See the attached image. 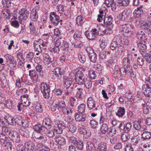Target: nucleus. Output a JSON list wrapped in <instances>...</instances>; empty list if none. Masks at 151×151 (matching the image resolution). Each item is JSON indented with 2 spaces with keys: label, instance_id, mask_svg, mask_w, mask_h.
Instances as JSON below:
<instances>
[{
  "label": "nucleus",
  "instance_id": "12",
  "mask_svg": "<svg viewBox=\"0 0 151 151\" xmlns=\"http://www.w3.org/2000/svg\"><path fill=\"white\" fill-rule=\"evenodd\" d=\"M54 139L55 142L59 146H63L66 144V141L65 138L61 135H58L56 136Z\"/></svg>",
  "mask_w": 151,
  "mask_h": 151
},
{
  "label": "nucleus",
  "instance_id": "2",
  "mask_svg": "<svg viewBox=\"0 0 151 151\" xmlns=\"http://www.w3.org/2000/svg\"><path fill=\"white\" fill-rule=\"evenodd\" d=\"M132 70H131L129 68L125 69V67H121L118 65L115 66L114 68V74L116 77L119 76L122 77V78L127 77L129 75H131L132 73Z\"/></svg>",
  "mask_w": 151,
  "mask_h": 151
},
{
  "label": "nucleus",
  "instance_id": "23",
  "mask_svg": "<svg viewBox=\"0 0 151 151\" xmlns=\"http://www.w3.org/2000/svg\"><path fill=\"white\" fill-rule=\"evenodd\" d=\"M137 38L141 40V41L145 40L147 39L144 32L141 30H139L137 31Z\"/></svg>",
  "mask_w": 151,
  "mask_h": 151
},
{
  "label": "nucleus",
  "instance_id": "29",
  "mask_svg": "<svg viewBox=\"0 0 151 151\" xmlns=\"http://www.w3.org/2000/svg\"><path fill=\"white\" fill-rule=\"evenodd\" d=\"M133 27H132L131 29H129L128 30L123 32V34L125 37H129L133 35L134 32Z\"/></svg>",
  "mask_w": 151,
  "mask_h": 151
},
{
  "label": "nucleus",
  "instance_id": "58",
  "mask_svg": "<svg viewBox=\"0 0 151 151\" xmlns=\"http://www.w3.org/2000/svg\"><path fill=\"white\" fill-rule=\"evenodd\" d=\"M78 58L80 62L82 63H84L86 62V58L85 55L82 53H80L78 55Z\"/></svg>",
  "mask_w": 151,
  "mask_h": 151
},
{
  "label": "nucleus",
  "instance_id": "32",
  "mask_svg": "<svg viewBox=\"0 0 151 151\" xmlns=\"http://www.w3.org/2000/svg\"><path fill=\"white\" fill-rule=\"evenodd\" d=\"M118 17L121 20L125 21L128 17L127 12L124 11L119 15Z\"/></svg>",
  "mask_w": 151,
  "mask_h": 151
},
{
  "label": "nucleus",
  "instance_id": "9",
  "mask_svg": "<svg viewBox=\"0 0 151 151\" xmlns=\"http://www.w3.org/2000/svg\"><path fill=\"white\" fill-rule=\"evenodd\" d=\"M133 127L136 130L140 131H143L146 129V126L142 123L140 119H137V122L134 124Z\"/></svg>",
  "mask_w": 151,
  "mask_h": 151
},
{
  "label": "nucleus",
  "instance_id": "21",
  "mask_svg": "<svg viewBox=\"0 0 151 151\" xmlns=\"http://www.w3.org/2000/svg\"><path fill=\"white\" fill-rule=\"evenodd\" d=\"M31 20L35 22L37 20L38 18V13L35 9H34L31 12L30 16Z\"/></svg>",
  "mask_w": 151,
  "mask_h": 151
},
{
  "label": "nucleus",
  "instance_id": "10",
  "mask_svg": "<svg viewBox=\"0 0 151 151\" xmlns=\"http://www.w3.org/2000/svg\"><path fill=\"white\" fill-rule=\"evenodd\" d=\"M114 18L111 15L107 16L104 19V21L105 24L107 26L110 27L108 28L110 30H112L114 26L113 24L114 22Z\"/></svg>",
  "mask_w": 151,
  "mask_h": 151
},
{
  "label": "nucleus",
  "instance_id": "15",
  "mask_svg": "<svg viewBox=\"0 0 151 151\" xmlns=\"http://www.w3.org/2000/svg\"><path fill=\"white\" fill-rule=\"evenodd\" d=\"M46 126H44L42 124H37L35 125L33 127V129L34 130L38 133H40L45 132L46 130Z\"/></svg>",
  "mask_w": 151,
  "mask_h": 151
},
{
  "label": "nucleus",
  "instance_id": "18",
  "mask_svg": "<svg viewBox=\"0 0 151 151\" xmlns=\"http://www.w3.org/2000/svg\"><path fill=\"white\" fill-rule=\"evenodd\" d=\"M42 124L44 126H46L45 128L47 129L51 128L52 122L50 118L47 117L43 119Z\"/></svg>",
  "mask_w": 151,
  "mask_h": 151
},
{
  "label": "nucleus",
  "instance_id": "34",
  "mask_svg": "<svg viewBox=\"0 0 151 151\" xmlns=\"http://www.w3.org/2000/svg\"><path fill=\"white\" fill-rule=\"evenodd\" d=\"M62 112L64 114L68 115L71 114L73 111L72 109L68 107L67 106H66L61 110Z\"/></svg>",
  "mask_w": 151,
  "mask_h": 151
},
{
  "label": "nucleus",
  "instance_id": "27",
  "mask_svg": "<svg viewBox=\"0 0 151 151\" xmlns=\"http://www.w3.org/2000/svg\"><path fill=\"white\" fill-rule=\"evenodd\" d=\"M83 89L81 88H78L76 89L75 97L77 99H82L83 97V94L82 93Z\"/></svg>",
  "mask_w": 151,
  "mask_h": 151
},
{
  "label": "nucleus",
  "instance_id": "39",
  "mask_svg": "<svg viewBox=\"0 0 151 151\" xmlns=\"http://www.w3.org/2000/svg\"><path fill=\"white\" fill-rule=\"evenodd\" d=\"M121 137L123 142H126L130 138V136L127 132L122 133Z\"/></svg>",
  "mask_w": 151,
  "mask_h": 151
},
{
  "label": "nucleus",
  "instance_id": "40",
  "mask_svg": "<svg viewBox=\"0 0 151 151\" xmlns=\"http://www.w3.org/2000/svg\"><path fill=\"white\" fill-rule=\"evenodd\" d=\"M74 145L76 146L77 149L79 150H81L83 149V142L81 140L78 139L77 141Z\"/></svg>",
  "mask_w": 151,
  "mask_h": 151
},
{
  "label": "nucleus",
  "instance_id": "8",
  "mask_svg": "<svg viewBox=\"0 0 151 151\" xmlns=\"http://www.w3.org/2000/svg\"><path fill=\"white\" fill-rule=\"evenodd\" d=\"M63 40L61 38L60 39H57L55 42V46L53 47H51L50 50L52 52L58 53L60 51V46H61L63 44Z\"/></svg>",
  "mask_w": 151,
  "mask_h": 151
},
{
  "label": "nucleus",
  "instance_id": "46",
  "mask_svg": "<svg viewBox=\"0 0 151 151\" xmlns=\"http://www.w3.org/2000/svg\"><path fill=\"white\" fill-rule=\"evenodd\" d=\"M108 126L106 124H103L101 128V133L104 134H105L108 130Z\"/></svg>",
  "mask_w": 151,
  "mask_h": 151
},
{
  "label": "nucleus",
  "instance_id": "47",
  "mask_svg": "<svg viewBox=\"0 0 151 151\" xmlns=\"http://www.w3.org/2000/svg\"><path fill=\"white\" fill-rule=\"evenodd\" d=\"M29 29L30 30V32L31 34H34L36 32V28L34 24L30 22L29 26Z\"/></svg>",
  "mask_w": 151,
  "mask_h": 151
},
{
  "label": "nucleus",
  "instance_id": "56",
  "mask_svg": "<svg viewBox=\"0 0 151 151\" xmlns=\"http://www.w3.org/2000/svg\"><path fill=\"white\" fill-rule=\"evenodd\" d=\"M52 59L49 56L45 58L44 60V63L46 65H48L52 62Z\"/></svg>",
  "mask_w": 151,
  "mask_h": 151
},
{
  "label": "nucleus",
  "instance_id": "25",
  "mask_svg": "<svg viewBox=\"0 0 151 151\" xmlns=\"http://www.w3.org/2000/svg\"><path fill=\"white\" fill-rule=\"evenodd\" d=\"M86 147L87 151H94L96 150L94 144L92 142H87Z\"/></svg>",
  "mask_w": 151,
  "mask_h": 151
},
{
  "label": "nucleus",
  "instance_id": "14",
  "mask_svg": "<svg viewBox=\"0 0 151 151\" xmlns=\"http://www.w3.org/2000/svg\"><path fill=\"white\" fill-rule=\"evenodd\" d=\"M145 8L142 5H141L134 10L133 14H136L137 17H139L142 16L145 14Z\"/></svg>",
  "mask_w": 151,
  "mask_h": 151
},
{
  "label": "nucleus",
  "instance_id": "3",
  "mask_svg": "<svg viewBox=\"0 0 151 151\" xmlns=\"http://www.w3.org/2000/svg\"><path fill=\"white\" fill-rule=\"evenodd\" d=\"M65 125L63 122H60L57 125V127L53 130H47L46 132L47 136L50 138H52L55 136V133L57 134H62Z\"/></svg>",
  "mask_w": 151,
  "mask_h": 151
},
{
  "label": "nucleus",
  "instance_id": "42",
  "mask_svg": "<svg viewBox=\"0 0 151 151\" xmlns=\"http://www.w3.org/2000/svg\"><path fill=\"white\" fill-rule=\"evenodd\" d=\"M29 75L31 78L36 79L38 77V74L35 70H29Z\"/></svg>",
  "mask_w": 151,
  "mask_h": 151
},
{
  "label": "nucleus",
  "instance_id": "55",
  "mask_svg": "<svg viewBox=\"0 0 151 151\" xmlns=\"http://www.w3.org/2000/svg\"><path fill=\"white\" fill-rule=\"evenodd\" d=\"M36 71L40 74V75H42L43 73V67L42 65L40 64H38L36 66Z\"/></svg>",
  "mask_w": 151,
  "mask_h": 151
},
{
  "label": "nucleus",
  "instance_id": "20",
  "mask_svg": "<svg viewBox=\"0 0 151 151\" xmlns=\"http://www.w3.org/2000/svg\"><path fill=\"white\" fill-rule=\"evenodd\" d=\"M75 118L77 122L81 123L84 122L86 120V118L85 115L78 114H75Z\"/></svg>",
  "mask_w": 151,
  "mask_h": 151
},
{
  "label": "nucleus",
  "instance_id": "7",
  "mask_svg": "<svg viewBox=\"0 0 151 151\" xmlns=\"http://www.w3.org/2000/svg\"><path fill=\"white\" fill-rule=\"evenodd\" d=\"M87 105L89 110L93 109L96 111L97 110V106H96V102L94 99L90 96L88 98L87 101Z\"/></svg>",
  "mask_w": 151,
  "mask_h": 151
},
{
  "label": "nucleus",
  "instance_id": "1",
  "mask_svg": "<svg viewBox=\"0 0 151 151\" xmlns=\"http://www.w3.org/2000/svg\"><path fill=\"white\" fill-rule=\"evenodd\" d=\"M86 68L82 67L77 68L75 69L74 72L76 73L74 78L76 83L79 85H83L85 82L88 77L83 73L85 71Z\"/></svg>",
  "mask_w": 151,
  "mask_h": 151
},
{
  "label": "nucleus",
  "instance_id": "62",
  "mask_svg": "<svg viewBox=\"0 0 151 151\" xmlns=\"http://www.w3.org/2000/svg\"><path fill=\"white\" fill-rule=\"evenodd\" d=\"M114 42L118 43L119 45H121L122 39L121 36L118 35H116L114 37Z\"/></svg>",
  "mask_w": 151,
  "mask_h": 151
},
{
  "label": "nucleus",
  "instance_id": "54",
  "mask_svg": "<svg viewBox=\"0 0 151 151\" xmlns=\"http://www.w3.org/2000/svg\"><path fill=\"white\" fill-rule=\"evenodd\" d=\"M63 52L65 55H69L72 53V49L70 47L63 49Z\"/></svg>",
  "mask_w": 151,
  "mask_h": 151
},
{
  "label": "nucleus",
  "instance_id": "11",
  "mask_svg": "<svg viewBox=\"0 0 151 151\" xmlns=\"http://www.w3.org/2000/svg\"><path fill=\"white\" fill-rule=\"evenodd\" d=\"M143 93L147 97H151V86L148 84L143 85L142 86Z\"/></svg>",
  "mask_w": 151,
  "mask_h": 151
},
{
  "label": "nucleus",
  "instance_id": "6",
  "mask_svg": "<svg viewBox=\"0 0 151 151\" xmlns=\"http://www.w3.org/2000/svg\"><path fill=\"white\" fill-rule=\"evenodd\" d=\"M60 18V17L55 12H51L50 14V21L51 23L54 26H57L60 22H62Z\"/></svg>",
  "mask_w": 151,
  "mask_h": 151
},
{
  "label": "nucleus",
  "instance_id": "35",
  "mask_svg": "<svg viewBox=\"0 0 151 151\" xmlns=\"http://www.w3.org/2000/svg\"><path fill=\"white\" fill-rule=\"evenodd\" d=\"M1 14V17L5 19H9L11 17L10 11L7 9L2 11Z\"/></svg>",
  "mask_w": 151,
  "mask_h": 151
},
{
  "label": "nucleus",
  "instance_id": "28",
  "mask_svg": "<svg viewBox=\"0 0 151 151\" xmlns=\"http://www.w3.org/2000/svg\"><path fill=\"white\" fill-rule=\"evenodd\" d=\"M132 27V25L129 24H124L120 25L119 27V29L121 31L123 32L128 30V29H131Z\"/></svg>",
  "mask_w": 151,
  "mask_h": 151
},
{
  "label": "nucleus",
  "instance_id": "26",
  "mask_svg": "<svg viewBox=\"0 0 151 151\" xmlns=\"http://www.w3.org/2000/svg\"><path fill=\"white\" fill-rule=\"evenodd\" d=\"M117 6H127L129 3V0H116Z\"/></svg>",
  "mask_w": 151,
  "mask_h": 151
},
{
  "label": "nucleus",
  "instance_id": "30",
  "mask_svg": "<svg viewBox=\"0 0 151 151\" xmlns=\"http://www.w3.org/2000/svg\"><path fill=\"white\" fill-rule=\"evenodd\" d=\"M125 114V109L124 108L120 107L116 113V115L119 117H122Z\"/></svg>",
  "mask_w": 151,
  "mask_h": 151
},
{
  "label": "nucleus",
  "instance_id": "4",
  "mask_svg": "<svg viewBox=\"0 0 151 151\" xmlns=\"http://www.w3.org/2000/svg\"><path fill=\"white\" fill-rule=\"evenodd\" d=\"M40 89L44 98L48 99L50 97V86L45 83H42L40 86Z\"/></svg>",
  "mask_w": 151,
  "mask_h": 151
},
{
  "label": "nucleus",
  "instance_id": "37",
  "mask_svg": "<svg viewBox=\"0 0 151 151\" xmlns=\"http://www.w3.org/2000/svg\"><path fill=\"white\" fill-rule=\"evenodd\" d=\"M125 52L124 47L121 45L117 48V50L115 53V55L117 56L119 55H122Z\"/></svg>",
  "mask_w": 151,
  "mask_h": 151
},
{
  "label": "nucleus",
  "instance_id": "17",
  "mask_svg": "<svg viewBox=\"0 0 151 151\" xmlns=\"http://www.w3.org/2000/svg\"><path fill=\"white\" fill-rule=\"evenodd\" d=\"M137 43L139 51L147 49V43L145 40L138 41Z\"/></svg>",
  "mask_w": 151,
  "mask_h": 151
},
{
  "label": "nucleus",
  "instance_id": "19",
  "mask_svg": "<svg viewBox=\"0 0 151 151\" xmlns=\"http://www.w3.org/2000/svg\"><path fill=\"white\" fill-rule=\"evenodd\" d=\"M4 57L7 60V62H9V63L12 64L13 66H16L17 63L16 61L14 60V59L12 56L9 54H6L4 55Z\"/></svg>",
  "mask_w": 151,
  "mask_h": 151
},
{
  "label": "nucleus",
  "instance_id": "63",
  "mask_svg": "<svg viewBox=\"0 0 151 151\" xmlns=\"http://www.w3.org/2000/svg\"><path fill=\"white\" fill-rule=\"evenodd\" d=\"M20 98L22 103L23 102L24 103L26 104L28 101V95L27 94H24L21 96Z\"/></svg>",
  "mask_w": 151,
  "mask_h": 151
},
{
  "label": "nucleus",
  "instance_id": "60",
  "mask_svg": "<svg viewBox=\"0 0 151 151\" xmlns=\"http://www.w3.org/2000/svg\"><path fill=\"white\" fill-rule=\"evenodd\" d=\"M83 18L82 16H78L76 18V22L77 24L80 26L82 25L83 22Z\"/></svg>",
  "mask_w": 151,
  "mask_h": 151
},
{
  "label": "nucleus",
  "instance_id": "59",
  "mask_svg": "<svg viewBox=\"0 0 151 151\" xmlns=\"http://www.w3.org/2000/svg\"><path fill=\"white\" fill-rule=\"evenodd\" d=\"M96 73V71L93 70H90L89 72V75L90 76V78L91 79H95L97 76Z\"/></svg>",
  "mask_w": 151,
  "mask_h": 151
},
{
  "label": "nucleus",
  "instance_id": "13",
  "mask_svg": "<svg viewBox=\"0 0 151 151\" xmlns=\"http://www.w3.org/2000/svg\"><path fill=\"white\" fill-rule=\"evenodd\" d=\"M132 55L130 54L128 55L127 57H124L123 58L122 63L124 66H126L125 69H127L129 68L131 70H132L131 67L129 65L130 63V61L132 60Z\"/></svg>",
  "mask_w": 151,
  "mask_h": 151
},
{
  "label": "nucleus",
  "instance_id": "22",
  "mask_svg": "<svg viewBox=\"0 0 151 151\" xmlns=\"http://www.w3.org/2000/svg\"><path fill=\"white\" fill-rule=\"evenodd\" d=\"M97 151H106L107 150V145L104 142H101L97 145Z\"/></svg>",
  "mask_w": 151,
  "mask_h": 151
},
{
  "label": "nucleus",
  "instance_id": "44",
  "mask_svg": "<svg viewBox=\"0 0 151 151\" xmlns=\"http://www.w3.org/2000/svg\"><path fill=\"white\" fill-rule=\"evenodd\" d=\"M63 91V89L60 87L55 88L53 91V93L57 96L61 95Z\"/></svg>",
  "mask_w": 151,
  "mask_h": 151
},
{
  "label": "nucleus",
  "instance_id": "16",
  "mask_svg": "<svg viewBox=\"0 0 151 151\" xmlns=\"http://www.w3.org/2000/svg\"><path fill=\"white\" fill-rule=\"evenodd\" d=\"M63 84L64 87L72 86L73 81L72 78H68L66 76L63 77Z\"/></svg>",
  "mask_w": 151,
  "mask_h": 151
},
{
  "label": "nucleus",
  "instance_id": "52",
  "mask_svg": "<svg viewBox=\"0 0 151 151\" xmlns=\"http://www.w3.org/2000/svg\"><path fill=\"white\" fill-rule=\"evenodd\" d=\"M2 4L3 7L6 8H9L11 6V2L8 0H2Z\"/></svg>",
  "mask_w": 151,
  "mask_h": 151
},
{
  "label": "nucleus",
  "instance_id": "31",
  "mask_svg": "<svg viewBox=\"0 0 151 151\" xmlns=\"http://www.w3.org/2000/svg\"><path fill=\"white\" fill-rule=\"evenodd\" d=\"M24 121H23L22 118L20 116H17L16 117V124L17 125L22 126L23 127H27L24 124Z\"/></svg>",
  "mask_w": 151,
  "mask_h": 151
},
{
  "label": "nucleus",
  "instance_id": "50",
  "mask_svg": "<svg viewBox=\"0 0 151 151\" xmlns=\"http://www.w3.org/2000/svg\"><path fill=\"white\" fill-rule=\"evenodd\" d=\"M86 105L84 104H81L78 107V111L80 114H82L85 112Z\"/></svg>",
  "mask_w": 151,
  "mask_h": 151
},
{
  "label": "nucleus",
  "instance_id": "38",
  "mask_svg": "<svg viewBox=\"0 0 151 151\" xmlns=\"http://www.w3.org/2000/svg\"><path fill=\"white\" fill-rule=\"evenodd\" d=\"M116 130L113 127H109L107 131V134L110 136H112L114 135L116 132Z\"/></svg>",
  "mask_w": 151,
  "mask_h": 151
},
{
  "label": "nucleus",
  "instance_id": "41",
  "mask_svg": "<svg viewBox=\"0 0 151 151\" xmlns=\"http://www.w3.org/2000/svg\"><path fill=\"white\" fill-rule=\"evenodd\" d=\"M85 85V86L87 89L90 88L92 86V82L90 80L89 77H87L86 80L84 83Z\"/></svg>",
  "mask_w": 151,
  "mask_h": 151
},
{
  "label": "nucleus",
  "instance_id": "57",
  "mask_svg": "<svg viewBox=\"0 0 151 151\" xmlns=\"http://www.w3.org/2000/svg\"><path fill=\"white\" fill-rule=\"evenodd\" d=\"M139 51L141 55L144 58H146V57H149V51L147 50H140Z\"/></svg>",
  "mask_w": 151,
  "mask_h": 151
},
{
  "label": "nucleus",
  "instance_id": "49",
  "mask_svg": "<svg viewBox=\"0 0 151 151\" xmlns=\"http://www.w3.org/2000/svg\"><path fill=\"white\" fill-rule=\"evenodd\" d=\"M85 34L87 38L89 40H94L95 39L91 32L86 31L85 32Z\"/></svg>",
  "mask_w": 151,
  "mask_h": 151
},
{
  "label": "nucleus",
  "instance_id": "43",
  "mask_svg": "<svg viewBox=\"0 0 151 151\" xmlns=\"http://www.w3.org/2000/svg\"><path fill=\"white\" fill-rule=\"evenodd\" d=\"M81 32L80 31H77L75 32L73 36V37L75 40L77 41H80L81 38H82V37H81Z\"/></svg>",
  "mask_w": 151,
  "mask_h": 151
},
{
  "label": "nucleus",
  "instance_id": "36",
  "mask_svg": "<svg viewBox=\"0 0 151 151\" xmlns=\"http://www.w3.org/2000/svg\"><path fill=\"white\" fill-rule=\"evenodd\" d=\"M151 137V132L148 131H145L142 134V137L144 140L149 139Z\"/></svg>",
  "mask_w": 151,
  "mask_h": 151
},
{
  "label": "nucleus",
  "instance_id": "53",
  "mask_svg": "<svg viewBox=\"0 0 151 151\" xmlns=\"http://www.w3.org/2000/svg\"><path fill=\"white\" fill-rule=\"evenodd\" d=\"M35 110L36 111L40 112L42 113L43 111V108L41 105L39 103H38L35 105L34 107Z\"/></svg>",
  "mask_w": 151,
  "mask_h": 151
},
{
  "label": "nucleus",
  "instance_id": "64",
  "mask_svg": "<svg viewBox=\"0 0 151 151\" xmlns=\"http://www.w3.org/2000/svg\"><path fill=\"white\" fill-rule=\"evenodd\" d=\"M98 124V122L94 120H90V125L91 128L95 129L97 127Z\"/></svg>",
  "mask_w": 151,
  "mask_h": 151
},
{
  "label": "nucleus",
  "instance_id": "48",
  "mask_svg": "<svg viewBox=\"0 0 151 151\" xmlns=\"http://www.w3.org/2000/svg\"><path fill=\"white\" fill-rule=\"evenodd\" d=\"M56 105L58 106V109H60L61 110L66 105L65 101H61L58 102L56 104Z\"/></svg>",
  "mask_w": 151,
  "mask_h": 151
},
{
  "label": "nucleus",
  "instance_id": "51",
  "mask_svg": "<svg viewBox=\"0 0 151 151\" xmlns=\"http://www.w3.org/2000/svg\"><path fill=\"white\" fill-rule=\"evenodd\" d=\"M19 132L21 135L26 137H28L29 136V132L28 130L24 129V130L20 129Z\"/></svg>",
  "mask_w": 151,
  "mask_h": 151
},
{
  "label": "nucleus",
  "instance_id": "61",
  "mask_svg": "<svg viewBox=\"0 0 151 151\" xmlns=\"http://www.w3.org/2000/svg\"><path fill=\"white\" fill-rule=\"evenodd\" d=\"M97 55L96 53L93 54L89 56V58L91 61L93 63H96L97 60Z\"/></svg>",
  "mask_w": 151,
  "mask_h": 151
},
{
  "label": "nucleus",
  "instance_id": "5",
  "mask_svg": "<svg viewBox=\"0 0 151 151\" xmlns=\"http://www.w3.org/2000/svg\"><path fill=\"white\" fill-rule=\"evenodd\" d=\"M30 6H26L24 8H23L19 11V14L20 17H22V19L25 20L27 19L30 13L31 9Z\"/></svg>",
  "mask_w": 151,
  "mask_h": 151
},
{
  "label": "nucleus",
  "instance_id": "45",
  "mask_svg": "<svg viewBox=\"0 0 151 151\" xmlns=\"http://www.w3.org/2000/svg\"><path fill=\"white\" fill-rule=\"evenodd\" d=\"M65 88V94L67 95H70L72 94V92L73 90V86L64 87Z\"/></svg>",
  "mask_w": 151,
  "mask_h": 151
},
{
  "label": "nucleus",
  "instance_id": "33",
  "mask_svg": "<svg viewBox=\"0 0 151 151\" xmlns=\"http://www.w3.org/2000/svg\"><path fill=\"white\" fill-rule=\"evenodd\" d=\"M25 147L27 148V151H35V144L32 142H27Z\"/></svg>",
  "mask_w": 151,
  "mask_h": 151
},
{
  "label": "nucleus",
  "instance_id": "24",
  "mask_svg": "<svg viewBox=\"0 0 151 151\" xmlns=\"http://www.w3.org/2000/svg\"><path fill=\"white\" fill-rule=\"evenodd\" d=\"M64 73L63 70L59 67L56 68L54 70V74L58 77L62 76Z\"/></svg>",
  "mask_w": 151,
  "mask_h": 151
}]
</instances>
